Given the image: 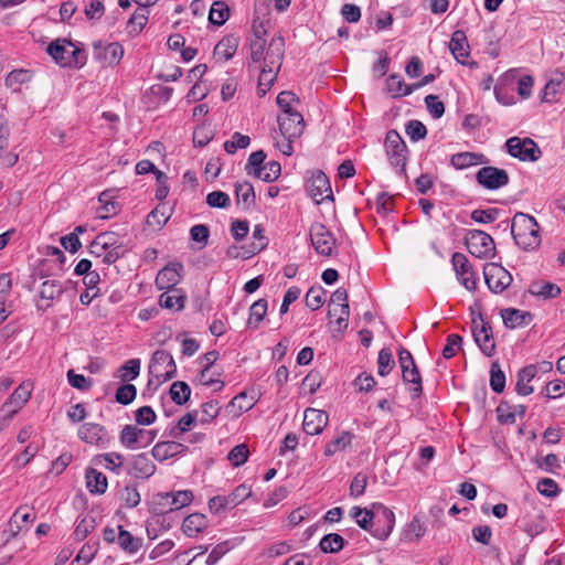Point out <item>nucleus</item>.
<instances>
[{
  "label": "nucleus",
  "instance_id": "1",
  "mask_svg": "<svg viewBox=\"0 0 565 565\" xmlns=\"http://www.w3.org/2000/svg\"><path fill=\"white\" fill-rule=\"evenodd\" d=\"M350 515L361 529L379 540H386L395 523L393 511L382 503H373L371 509L353 507Z\"/></svg>",
  "mask_w": 565,
  "mask_h": 565
},
{
  "label": "nucleus",
  "instance_id": "2",
  "mask_svg": "<svg viewBox=\"0 0 565 565\" xmlns=\"http://www.w3.org/2000/svg\"><path fill=\"white\" fill-rule=\"evenodd\" d=\"M285 55V40L282 36L277 35L271 38L266 56L264 57V64L260 68L258 78V95L264 96L270 87L274 85L277 75L282 65Z\"/></svg>",
  "mask_w": 565,
  "mask_h": 565
},
{
  "label": "nucleus",
  "instance_id": "3",
  "mask_svg": "<svg viewBox=\"0 0 565 565\" xmlns=\"http://www.w3.org/2000/svg\"><path fill=\"white\" fill-rule=\"evenodd\" d=\"M511 233L515 244L524 250H533L541 244L539 224L529 214L519 212L513 216Z\"/></svg>",
  "mask_w": 565,
  "mask_h": 565
},
{
  "label": "nucleus",
  "instance_id": "4",
  "mask_svg": "<svg viewBox=\"0 0 565 565\" xmlns=\"http://www.w3.org/2000/svg\"><path fill=\"white\" fill-rule=\"evenodd\" d=\"M46 53L63 67H79L84 64V53L66 39H56L51 42Z\"/></svg>",
  "mask_w": 565,
  "mask_h": 565
},
{
  "label": "nucleus",
  "instance_id": "5",
  "mask_svg": "<svg viewBox=\"0 0 565 565\" xmlns=\"http://www.w3.org/2000/svg\"><path fill=\"white\" fill-rule=\"evenodd\" d=\"M175 373L177 364L170 352L166 350H157L150 360L149 374L151 379L148 384L151 385L154 379L157 381V385H160L171 380Z\"/></svg>",
  "mask_w": 565,
  "mask_h": 565
},
{
  "label": "nucleus",
  "instance_id": "6",
  "mask_svg": "<svg viewBox=\"0 0 565 565\" xmlns=\"http://www.w3.org/2000/svg\"><path fill=\"white\" fill-rule=\"evenodd\" d=\"M465 242L469 253L477 258H492L495 254L493 238L481 230H470Z\"/></svg>",
  "mask_w": 565,
  "mask_h": 565
},
{
  "label": "nucleus",
  "instance_id": "7",
  "mask_svg": "<svg viewBox=\"0 0 565 565\" xmlns=\"http://www.w3.org/2000/svg\"><path fill=\"white\" fill-rule=\"evenodd\" d=\"M507 151L510 156L521 161H537L542 154L541 149L534 140L529 137H511L505 142Z\"/></svg>",
  "mask_w": 565,
  "mask_h": 565
},
{
  "label": "nucleus",
  "instance_id": "8",
  "mask_svg": "<svg viewBox=\"0 0 565 565\" xmlns=\"http://www.w3.org/2000/svg\"><path fill=\"white\" fill-rule=\"evenodd\" d=\"M385 151L391 162L399 173L405 172L407 147L396 130H390L385 137Z\"/></svg>",
  "mask_w": 565,
  "mask_h": 565
},
{
  "label": "nucleus",
  "instance_id": "9",
  "mask_svg": "<svg viewBox=\"0 0 565 565\" xmlns=\"http://www.w3.org/2000/svg\"><path fill=\"white\" fill-rule=\"evenodd\" d=\"M252 494L246 484L237 486L228 495H215L209 500V509L214 514L231 510L242 503Z\"/></svg>",
  "mask_w": 565,
  "mask_h": 565
},
{
  "label": "nucleus",
  "instance_id": "10",
  "mask_svg": "<svg viewBox=\"0 0 565 565\" xmlns=\"http://www.w3.org/2000/svg\"><path fill=\"white\" fill-rule=\"evenodd\" d=\"M154 430H147L135 425H126L119 435L120 444L127 449H139L150 445L156 439Z\"/></svg>",
  "mask_w": 565,
  "mask_h": 565
},
{
  "label": "nucleus",
  "instance_id": "11",
  "mask_svg": "<svg viewBox=\"0 0 565 565\" xmlns=\"http://www.w3.org/2000/svg\"><path fill=\"white\" fill-rule=\"evenodd\" d=\"M309 234L311 244L319 255L331 256L333 254L335 238L324 224L313 223L310 226Z\"/></svg>",
  "mask_w": 565,
  "mask_h": 565
},
{
  "label": "nucleus",
  "instance_id": "12",
  "mask_svg": "<svg viewBox=\"0 0 565 565\" xmlns=\"http://www.w3.org/2000/svg\"><path fill=\"white\" fill-rule=\"evenodd\" d=\"M483 276L488 288L494 294L505 290L513 280L512 275L495 263H490L483 267Z\"/></svg>",
  "mask_w": 565,
  "mask_h": 565
},
{
  "label": "nucleus",
  "instance_id": "13",
  "mask_svg": "<svg viewBox=\"0 0 565 565\" xmlns=\"http://www.w3.org/2000/svg\"><path fill=\"white\" fill-rule=\"evenodd\" d=\"M451 265L459 282L469 291L476 290V274L467 256L459 252L454 253Z\"/></svg>",
  "mask_w": 565,
  "mask_h": 565
},
{
  "label": "nucleus",
  "instance_id": "14",
  "mask_svg": "<svg viewBox=\"0 0 565 565\" xmlns=\"http://www.w3.org/2000/svg\"><path fill=\"white\" fill-rule=\"evenodd\" d=\"M472 335L480 350L487 356H492L494 354L495 343L491 326L486 322L481 316H479L478 319L472 320Z\"/></svg>",
  "mask_w": 565,
  "mask_h": 565
},
{
  "label": "nucleus",
  "instance_id": "15",
  "mask_svg": "<svg viewBox=\"0 0 565 565\" xmlns=\"http://www.w3.org/2000/svg\"><path fill=\"white\" fill-rule=\"evenodd\" d=\"M94 57L104 66H116L124 56V47L118 42L103 43L95 42L93 44Z\"/></svg>",
  "mask_w": 565,
  "mask_h": 565
},
{
  "label": "nucleus",
  "instance_id": "16",
  "mask_svg": "<svg viewBox=\"0 0 565 565\" xmlns=\"http://www.w3.org/2000/svg\"><path fill=\"white\" fill-rule=\"evenodd\" d=\"M477 182L487 190H498L505 186L509 181V174L505 170L495 167H483L476 174Z\"/></svg>",
  "mask_w": 565,
  "mask_h": 565
},
{
  "label": "nucleus",
  "instance_id": "17",
  "mask_svg": "<svg viewBox=\"0 0 565 565\" xmlns=\"http://www.w3.org/2000/svg\"><path fill=\"white\" fill-rule=\"evenodd\" d=\"M307 191L312 200L320 204L328 199H333L330 181L322 171H316L307 181Z\"/></svg>",
  "mask_w": 565,
  "mask_h": 565
},
{
  "label": "nucleus",
  "instance_id": "18",
  "mask_svg": "<svg viewBox=\"0 0 565 565\" xmlns=\"http://www.w3.org/2000/svg\"><path fill=\"white\" fill-rule=\"evenodd\" d=\"M341 307V318L335 320L338 330L342 331L348 328V320L350 317V307L348 302V291L345 288H338L332 295L329 302V317L338 315V308Z\"/></svg>",
  "mask_w": 565,
  "mask_h": 565
},
{
  "label": "nucleus",
  "instance_id": "19",
  "mask_svg": "<svg viewBox=\"0 0 565 565\" xmlns=\"http://www.w3.org/2000/svg\"><path fill=\"white\" fill-rule=\"evenodd\" d=\"M278 126L282 138L297 139L305 129L303 117L298 111H286L278 116Z\"/></svg>",
  "mask_w": 565,
  "mask_h": 565
},
{
  "label": "nucleus",
  "instance_id": "20",
  "mask_svg": "<svg viewBox=\"0 0 565 565\" xmlns=\"http://www.w3.org/2000/svg\"><path fill=\"white\" fill-rule=\"evenodd\" d=\"M126 470L134 478L148 479L156 472V465L147 454H139L128 460Z\"/></svg>",
  "mask_w": 565,
  "mask_h": 565
},
{
  "label": "nucleus",
  "instance_id": "21",
  "mask_svg": "<svg viewBox=\"0 0 565 565\" xmlns=\"http://www.w3.org/2000/svg\"><path fill=\"white\" fill-rule=\"evenodd\" d=\"M183 273V265L178 262L169 263L163 267L156 277V286L158 289H175L180 282Z\"/></svg>",
  "mask_w": 565,
  "mask_h": 565
},
{
  "label": "nucleus",
  "instance_id": "22",
  "mask_svg": "<svg viewBox=\"0 0 565 565\" xmlns=\"http://www.w3.org/2000/svg\"><path fill=\"white\" fill-rule=\"evenodd\" d=\"M328 420L329 416L326 412L307 408L303 414V430L311 436L319 435L327 426Z\"/></svg>",
  "mask_w": 565,
  "mask_h": 565
},
{
  "label": "nucleus",
  "instance_id": "23",
  "mask_svg": "<svg viewBox=\"0 0 565 565\" xmlns=\"http://www.w3.org/2000/svg\"><path fill=\"white\" fill-rule=\"evenodd\" d=\"M188 451V447L179 441L170 440V441H161L157 443L152 450V457L158 461H164L174 456L185 454Z\"/></svg>",
  "mask_w": 565,
  "mask_h": 565
},
{
  "label": "nucleus",
  "instance_id": "24",
  "mask_svg": "<svg viewBox=\"0 0 565 565\" xmlns=\"http://www.w3.org/2000/svg\"><path fill=\"white\" fill-rule=\"evenodd\" d=\"M449 50L457 62H459L462 65L467 64L466 58L470 54V46L466 33L463 31L456 30L451 34Z\"/></svg>",
  "mask_w": 565,
  "mask_h": 565
},
{
  "label": "nucleus",
  "instance_id": "25",
  "mask_svg": "<svg viewBox=\"0 0 565 565\" xmlns=\"http://www.w3.org/2000/svg\"><path fill=\"white\" fill-rule=\"evenodd\" d=\"M36 515L29 507H20L10 518L9 527L11 536H15L23 527H28L35 520Z\"/></svg>",
  "mask_w": 565,
  "mask_h": 565
},
{
  "label": "nucleus",
  "instance_id": "26",
  "mask_svg": "<svg viewBox=\"0 0 565 565\" xmlns=\"http://www.w3.org/2000/svg\"><path fill=\"white\" fill-rule=\"evenodd\" d=\"M239 39L234 34H228L217 42L214 47V57L222 62L231 60L238 47Z\"/></svg>",
  "mask_w": 565,
  "mask_h": 565
},
{
  "label": "nucleus",
  "instance_id": "27",
  "mask_svg": "<svg viewBox=\"0 0 565 565\" xmlns=\"http://www.w3.org/2000/svg\"><path fill=\"white\" fill-rule=\"evenodd\" d=\"M487 162L488 159L484 154L469 151L455 153L450 158V164L457 170H463Z\"/></svg>",
  "mask_w": 565,
  "mask_h": 565
},
{
  "label": "nucleus",
  "instance_id": "28",
  "mask_svg": "<svg viewBox=\"0 0 565 565\" xmlns=\"http://www.w3.org/2000/svg\"><path fill=\"white\" fill-rule=\"evenodd\" d=\"M501 317L504 326L510 329L525 327L532 321L531 312L513 308L501 310Z\"/></svg>",
  "mask_w": 565,
  "mask_h": 565
},
{
  "label": "nucleus",
  "instance_id": "29",
  "mask_svg": "<svg viewBox=\"0 0 565 565\" xmlns=\"http://www.w3.org/2000/svg\"><path fill=\"white\" fill-rule=\"evenodd\" d=\"M164 290L159 297V305L171 311L182 310L186 300L185 294L179 288Z\"/></svg>",
  "mask_w": 565,
  "mask_h": 565
},
{
  "label": "nucleus",
  "instance_id": "30",
  "mask_svg": "<svg viewBox=\"0 0 565 565\" xmlns=\"http://www.w3.org/2000/svg\"><path fill=\"white\" fill-rule=\"evenodd\" d=\"M79 438L92 445H99L106 441V430L104 426L95 423H86L78 429Z\"/></svg>",
  "mask_w": 565,
  "mask_h": 565
},
{
  "label": "nucleus",
  "instance_id": "31",
  "mask_svg": "<svg viewBox=\"0 0 565 565\" xmlns=\"http://www.w3.org/2000/svg\"><path fill=\"white\" fill-rule=\"evenodd\" d=\"M86 488L92 494H104L108 488L107 477L94 469L88 468L85 472Z\"/></svg>",
  "mask_w": 565,
  "mask_h": 565
},
{
  "label": "nucleus",
  "instance_id": "32",
  "mask_svg": "<svg viewBox=\"0 0 565 565\" xmlns=\"http://www.w3.org/2000/svg\"><path fill=\"white\" fill-rule=\"evenodd\" d=\"M209 526L207 518L202 513L188 515L182 523V531L189 537H194Z\"/></svg>",
  "mask_w": 565,
  "mask_h": 565
},
{
  "label": "nucleus",
  "instance_id": "33",
  "mask_svg": "<svg viewBox=\"0 0 565 565\" xmlns=\"http://www.w3.org/2000/svg\"><path fill=\"white\" fill-rule=\"evenodd\" d=\"M30 396V384L23 383L13 391L4 406L8 408L9 413L15 414L24 406V404L29 401Z\"/></svg>",
  "mask_w": 565,
  "mask_h": 565
},
{
  "label": "nucleus",
  "instance_id": "34",
  "mask_svg": "<svg viewBox=\"0 0 565 565\" xmlns=\"http://www.w3.org/2000/svg\"><path fill=\"white\" fill-rule=\"evenodd\" d=\"M159 500L170 503V510H179L189 505L193 500V493L190 490H182L177 492L159 493Z\"/></svg>",
  "mask_w": 565,
  "mask_h": 565
},
{
  "label": "nucleus",
  "instance_id": "35",
  "mask_svg": "<svg viewBox=\"0 0 565 565\" xmlns=\"http://www.w3.org/2000/svg\"><path fill=\"white\" fill-rule=\"evenodd\" d=\"M536 375V366L531 364L521 369L518 373V381L515 385V390L519 395L527 396L533 393V386L530 385V382Z\"/></svg>",
  "mask_w": 565,
  "mask_h": 565
},
{
  "label": "nucleus",
  "instance_id": "36",
  "mask_svg": "<svg viewBox=\"0 0 565 565\" xmlns=\"http://www.w3.org/2000/svg\"><path fill=\"white\" fill-rule=\"evenodd\" d=\"M119 533L117 543L122 551L128 554H136L142 546V540L135 537L129 531L125 530L121 525L118 526Z\"/></svg>",
  "mask_w": 565,
  "mask_h": 565
},
{
  "label": "nucleus",
  "instance_id": "37",
  "mask_svg": "<svg viewBox=\"0 0 565 565\" xmlns=\"http://www.w3.org/2000/svg\"><path fill=\"white\" fill-rule=\"evenodd\" d=\"M402 377L405 383L412 384L409 387L412 397L418 398L423 394V385L422 377L416 364H414V366L402 369Z\"/></svg>",
  "mask_w": 565,
  "mask_h": 565
},
{
  "label": "nucleus",
  "instance_id": "38",
  "mask_svg": "<svg viewBox=\"0 0 565 565\" xmlns=\"http://www.w3.org/2000/svg\"><path fill=\"white\" fill-rule=\"evenodd\" d=\"M353 438L354 435L352 433L341 431L335 438L327 444L324 455L327 457H331L338 451L348 449L351 446Z\"/></svg>",
  "mask_w": 565,
  "mask_h": 565
},
{
  "label": "nucleus",
  "instance_id": "39",
  "mask_svg": "<svg viewBox=\"0 0 565 565\" xmlns=\"http://www.w3.org/2000/svg\"><path fill=\"white\" fill-rule=\"evenodd\" d=\"M64 292L63 284L60 280H45L40 287V297L43 300L54 301Z\"/></svg>",
  "mask_w": 565,
  "mask_h": 565
},
{
  "label": "nucleus",
  "instance_id": "40",
  "mask_svg": "<svg viewBox=\"0 0 565 565\" xmlns=\"http://www.w3.org/2000/svg\"><path fill=\"white\" fill-rule=\"evenodd\" d=\"M230 18V8L224 1H214L209 12V21L217 26L223 25Z\"/></svg>",
  "mask_w": 565,
  "mask_h": 565
},
{
  "label": "nucleus",
  "instance_id": "41",
  "mask_svg": "<svg viewBox=\"0 0 565 565\" xmlns=\"http://www.w3.org/2000/svg\"><path fill=\"white\" fill-rule=\"evenodd\" d=\"M198 416V411L189 412L185 415H183L178 420L177 426L171 429L170 435L175 439H180L184 433L189 431L192 428V426L196 424Z\"/></svg>",
  "mask_w": 565,
  "mask_h": 565
},
{
  "label": "nucleus",
  "instance_id": "42",
  "mask_svg": "<svg viewBox=\"0 0 565 565\" xmlns=\"http://www.w3.org/2000/svg\"><path fill=\"white\" fill-rule=\"evenodd\" d=\"M387 89L394 97L408 96L413 93V85L406 84L399 75L392 74L386 82Z\"/></svg>",
  "mask_w": 565,
  "mask_h": 565
},
{
  "label": "nucleus",
  "instance_id": "43",
  "mask_svg": "<svg viewBox=\"0 0 565 565\" xmlns=\"http://www.w3.org/2000/svg\"><path fill=\"white\" fill-rule=\"evenodd\" d=\"M530 292L543 299L556 298L561 294V288L552 282H533Z\"/></svg>",
  "mask_w": 565,
  "mask_h": 565
},
{
  "label": "nucleus",
  "instance_id": "44",
  "mask_svg": "<svg viewBox=\"0 0 565 565\" xmlns=\"http://www.w3.org/2000/svg\"><path fill=\"white\" fill-rule=\"evenodd\" d=\"M344 539L338 533L324 535L319 543V547L323 553H338L344 546Z\"/></svg>",
  "mask_w": 565,
  "mask_h": 565
},
{
  "label": "nucleus",
  "instance_id": "45",
  "mask_svg": "<svg viewBox=\"0 0 565 565\" xmlns=\"http://www.w3.org/2000/svg\"><path fill=\"white\" fill-rule=\"evenodd\" d=\"M141 362L139 359H130L118 369V377L121 382L135 380L140 374Z\"/></svg>",
  "mask_w": 565,
  "mask_h": 565
},
{
  "label": "nucleus",
  "instance_id": "46",
  "mask_svg": "<svg viewBox=\"0 0 565 565\" xmlns=\"http://www.w3.org/2000/svg\"><path fill=\"white\" fill-rule=\"evenodd\" d=\"M253 238L255 239L254 243H252L249 246H248V249L244 253L243 257L244 258H248L257 253H259L260 250H263L267 244H268V239L266 238L265 234H264V228L262 225H256L254 227V231H253Z\"/></svg>",
  "mask_w": 565,
  "mask_h": 565
},
{
  "label": "nucleus",
  "instance_id": "47",
  "mask_svg": "<svg viewBox=\"0 0 565 565\" xmlns=\"http://www.w3.org/2000/svg\"><path fill=\"white\" fill-rule=\"evenodd\" d=\"M148 10L139 9L137 10L131 18L127 22V32L130 35L139 34L148 21Z\"/></svg>",
  "mask_w": 565,
  "mask_h": 565
},
{
  "label": "nucleus",
  "instance_id": "48",
  "mask_svg": "<svg viewBox=\"0 0 565 565\" xmlns=\"http://www.w3.org/2000/svg\"><path fill=\"white\" fill-rule=\"evenodd\" d=\"M237 203H243L246 209L255 203L254 188L249 182H242L235 185Z\"/></svg>",
  "mask_w": 565,
  "mask_h": 565
},
{
  "label": "nucleus",
  "instance_id": "49",
  "mask_svg": "<svg viewBox=\"0 0 565 565\" xmlns=\"http://www.w3.org/2000/svg\"><path fill=\"white\" fill-rule=\"evenodd\" d=\"M221 373H211L207 369H202L196 376L199 384L212 387L214 392H218L224 387V382L220 379Z\"/></svg>",
  "mask_w": 565,
  "mask_h": 565
},
{
  "label": "nucleus",
  "instance_id": "50",
  "mask_svg": "<svg viewBox=\"0 0 565 565\" xmlns=\"http://www.w3.org/2000/svg\"><path fill=\"white\" fill-rule=\"evenodd\" d=\"M268 302L266 299H258L249 308L248 324L257 328L267 313Z\"/></svg>",
  "mask_w": 565,
  "mask_h": 565
},
{
  "label": "nucleus",
  "instance_id": "51",
  "mask_svg": "<svg viewBox=\"0 0 565 565\" xmlns=\"http://www.w3.org/2000/svg\"><path fill=\"white\" fill-rule=\"evenodd\" d=\"M190 395L191 388L183 381H177L170 387L171 399L178 405L185 404L189 401Z\"/></svg>",
  "mask_w": 565,
  "mask_h": 565
},
{
  "label": "nucleus",
  "instance_id": "52",
  "mask_svg": "<svg viewBox=\"0 0 565 565\" xmlns=\"http://www.w3.org/2000/svg\"><path fill=\"white\" fill-rule=\"evenodd\" d=\"M221 406L216 401H209L201 405V411L199 412L200 416H198V420L202 425L210 424L220 413Z\"/></svg>",
  "mask_w": 565,
  "mask_h": 565
},
{
  "label": "nucleus",
  "instance_id": "53",
  "mask_svg": "<svg viewBox=\"0 0 565 565\" xmlns=\"http://www.w3.org/2000/svg\"><path fill=\"white\" fill-rule=\"evenodd\" d=\"M281 167L278 161H269L265 163L260 171H257L256 178L265 181L273 182L280 175Z\"/></svg>",
  "mask_w": 565,
  "mask_h": 565
},
{
  "label": "nucleus",
  "instance_id": "54",
  "mask_svg": "<svg viewBox=\"0 0 565 565\" xmlns=\"http://www.w3.org/2000/svg\"><path fill=\"white\" fill-rule=\"evenodd\" d=\"M490 387L495 393H502L505 387V375L498 362H493L490 367Z\"/></svg>",
  "mask_w": 565,
  "mask_h": 565
},
{
  "label": "nucleus",
  "instance_id": "55",
  "mask_svg": "<svg viewBox=\"0 0 565 565\" xmlns=\"http://www.w3.org/2000/svg\"><path fill=\"white\" fill-rule=\"evenodd\" d=\"M137 395V388L134 384L124 382L116 391V402L121 405H129L134 402Z\"/></svg>",
  "mask_w": 565,
  "mask_h": 565
},
{
  "label": "nucleus",
  "instance_id": "56",
  "mask_svg": "<svg viewBox=\"0 0 565 565\" xmlns=\"http://www.w3.org/2000/svg\"><path fill=\"white\" fill-rule=\"evenodd\" d=\"M250 138L239 132H234L232 139L224 142V149L228 154L235 153L238 149H245L249 146Z\"/></svg>",
  "mask_w": 565,
  "mask_h": 565
},
{
  "label": "nucleus",
  "instance_id": "57",
  "mask_svg": "<svg viewBox=\"0 0 565 565\" xmlns=\"http://www.w3.org/2000/svg\"><path fill=\"white\" fill-rule=\"evenodd\" d=\"M395 361L393 354L388 349H382L379 352L377 359V373L381 376H386L394 367Z\"/></svg>",
  "mask_w": 565,
  "mask_h": 565
},
{
  "label": "nucleus",
  "instance_id": "58",
  "mask_svg": "<svg viewBox=\"0 0 565 565\" xmlns=\"http://www.w3.org/2000/svg\"><path fill=\"white\" fill-rule=\"evenodd\" d=\"M124 507L132 509L140 503V493L136 487L126 486L119 493Z\"/></svg>",
  "mask_w": 565,
  "mask_h": 565
},
{
  "label": "nucleus",
  "instance_id": "59",
  "mask_svg": "<svg viewBox=\"0 0 565 565\" xmlns=\"http://www.w3.org/2000/svg\"><path fill=\"white\" fill-rule=\"evenodd\" d=\"M369 482V476L364 471L358 472L350 484V495L353 498H359L364 494L366 486Z\"/></svg>",
  "mask_w": 565,
  "mask_h": 565
},
{
  "label": "nucleus",
  "instance_id": "60",
  "mask_svg": "<svg viewBox=\"0 0 565 565\" xmlns=\"http://www.w3.org/2000/svg\"><path fill=\"white\" fill-rule=\"evenodd\" d=\"M266 159V153L263 150L254 151L249 154L245 170L248 174L256 177L257 171H260Z\"/></svg>",
  "mask_w": 565,
  "mask_h": 565
},
{
  "label": "nucleus",
  "instance_id": "61",
  "mask_svg": "<svg viewBox=\"0 0 565 565\" xmlns=\"http://www.w3.org/2000/svg\"><path fill=\"white\" fill-rule=\"evenodd\" d=\"M248 455V447L245 444H239L228 452L227 459L234 467H239L247 461Z\"/></svg>",
  "mask_w": 565,
  "mask_h": 565
},
{
  "label": "nucleus",
  "instance_id": "62",
  "mask_svg": "<svg viewBox=\"0 0 565 565\" xmlns=\"http://www.w3.org/2000/svg\"><path fill=\"white\" fill-rule=\"evenodd\" d=\"M268 45L265 39H252L249 43L250 58L254 63L264 62Z\"/></svg>",
  "mask_w": 565,
  "mask_h": 565
},
{
  "label": "nucleus",
  "instance_id": "63",
  "mask_svg": "<svg viewBox=\"0 0 565 565\" xmlns=\"http://www.w3.org/2000/svg\"><path fill=\"white\" fill-rule=\"evenodd\" d=\"M324 290L322 287H311L306 295V306L317 310L323 305Z\"/></svg>",
  "mask_w": 565,
  "mask_h": 565
},
{
  "label": "nucleus",
  "instance_id": "64",
  "mask_svg": "<svg viewBox=\"0 0 565 565\" xmlns=\"http://www.w3.org/2000/svg\"><path fill=\"white\" fill-rule=\"evenodd\" d=\"M190 237L193 242L198 243L199 248H203L207 245L210 237V230L204 224H196L190 230Z\"/></svg>",
  "mask_w": 565,
  "mask_h": 565
}]
</instances>
